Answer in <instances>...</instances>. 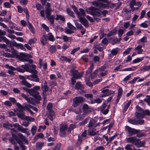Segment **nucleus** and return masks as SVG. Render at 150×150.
<instances>
[{
	"label": "nucleus",
	"instance_id": "3",
	"mask_svg": "<svg viewBox=\"0 0 150 150\" xmlns=\"http://www.w3.org/2000/svg\"><path fill=\"white\" fill-rule=\"evenodd\" d=\"M106 4H103L102 3H97L96 2H93V4L97 6H99L102 8H106L108 7H114L116 6V5L114 3H111L110 1H107Z\"/></svg>",
	"mask_w": 150,
	"mask_h": 150
},
{
	"label": "nucleus",
	"instance_id": "2",
	"mask_svg": "<svg viewBox=\"0 0 150 150\" xmlns=\"http://www.w3.org/2000/svg\"><path fill=\"white\" fill-rule=\"evenodd\" d=\"M127 143H130L135 146L136 147L139 148L143 146L145 144V142H142L139 139L135 137H132L126 139Z\"/></svg>",
	"mask_w": 150,
	"mask_h": 150
},
{
	"label": "nucleus",
	"instance_id": "31",
	"mask_svg": "<svg viewBox=\"0 0 150 150\" xmlns=\"http://www.w3.org/2000/svg\"><path fill=\"white\" fill-rule=\"evenodd\" d=\"M150 70V65L143 66L140 69V70L144 72L148 71Z\"/></svg>",
	"mask_w": 150,
	"mask_h": 150
},
{
	"label": "nucleus",
	"instance_id": "17",
	"mask_svg": "<svg viewBox=\"0 0 150 150\" xmlns=\"http://www.w3.org/2000/svg\"><path fill=\"white\" fill-rule=\"evenodd\" d=\"M81 23L85 27H87L88 26L87 20L81 17V16H79L78 17Z\"/></svg>",
	"mask_w": 150,
	"mask_h": 150
},
{
	"label": "nucleus",
	"instance_id": "28",
	"mask_svg": "<svg viewBox=\"0 0 150 150\" xmlns=\"http://www.w3.org/2000/svg\"><path fill=\"white\" fill-rule=\"evenodd\" d=\"M94 2H97V3H102H102L103 4H106V2H107V0H98L97 1H93V2H91V4L92 5H95L96 7H99L100 8H101V7H100L99 6H97V5L93 4V3Z\"/></svg>",
	"mask_w": 150,
	"mask_h": 150
},
{
	"label": "nucleus",
	"instance_id": "36",
	"mask_svg": "<svg viewBox=\"0 0 150 150\" xmlns=\"http://www.w3.org/2000/svg\"><path fill=\"white\" fill-rule=\"evenodd\" d=\"M144 59V57H142L140 58H137L134 60L132 62L133 63H137L140 62L143 60Z\"/></svg>",
	"mask_w": 150,
	"mask_h": 150
},
{
	"label": "nucleus",
	"instance_id": "23",
	"mask_svg": "<svg viewBox=\"0 0 150 150\" xmlns=\"http://www.w3.org/2000/svg\"><path fill=\"white\" fill-rule=\"evenodd\" d=\"M135 116L137 119L142 118L144 117L143 112H135Z\"/></svg>",
	"mask_w": 150,
	"mask_h": 150
},
{
	"label": "nucleus",
	"instance_id": "16",
	"mask_svg": "<svg viewBox=\"0 0 150 150\" xmlns=\"http://www.w3.org/2000/svg\"><path fill=\"white\" fill-rule=\"evenodd\" d=\"M27 78L35 82H38L39 81V78L36 74H33L30 76H29Z\"/></svg>",
	"mask_w": 150,
	"mask_h": 150
},
{
	"label": "nucleus",
	"instance_id": "57",
	"mask_svg": "<svg viewBox=\"0 0 150 150\" xmlns=\"http://www.w3.org/2000/svg\"><path fill=\"white\" fill-rule=\"evenodd\" d=\"M37 129V127L36 126H33L32 127L31 131L32 134L34 135L35 134Z\"/></svg>",
	"mask_w": 150,
	"mask_h": 150
},
{
	"label": "nucleus",
	"instance_id": "24",
	"mask_svg": "<svg viewBox=\"0 0 150 150\" xmlns=\"http://www.w3.org/2000/svg\"><path fill=\"white\" fill-rule=\"evenodd\" d=\"M47 36L46 35H44L42 36L41 39V43L43 45H45L47 43Z\"/></svg>",
	"mask_w": 150,
	"mask_h": 150
},
{
	"label": "nucleus",
	"instance_id": "58",
	"mask_svg": "<svg viewBox=\"0 0 150 150\" xmlns=\"http://www.w3.org/2000/svg\"><path fill=\"white\" fill-rule=\"evenodd\" d=\"M80 48V47H78L77 48L74 49L71 52V54L74 55L75 53L77 51H78V50H79Z\"/></svg>",
	"mask_w": 150,
	"mask_h": 150
},
{
	"label": "nucleus",
	"instance_id": "52",
	"mask_svg": "<svg viewBox=\"0 0 150 150\" xmlns=\"http://www.w3.org/2000/svg\"><path fill=\"white\" fill-rule=\"evenodd\" d=\"M76 125L75 124H71L70 125V127L68 129V131L70 132L71 130L76 127Z\"/></svg>",
	"mask_w": 150,
	"mask_h": 150
},
{
	"label": "nucleus",
	"instance_id": "27",
	"mask_svg": "<svg viewBox=\"0 0 150 150\" xmlns=\"http://www.w3.org/2000/svg\"><path fill=\"white\" fill-rule=\"evenodd\" d=\"M94 9L95 8L91 7L88 8L86 9V11L87 13L93 16Z\"/></svg>",
	"mask_w": 150,
	"mask_h": 150
},
{
	"label": "nucleus",
	"instance_id": "35",
	"mask_svg": "<svg viewBox=\"0 0 150 150\" xmlns=\"http://www.w3.org/2000/svg\"><path fill=\"white\" fill-rule=\"evenodd\" d=\"M98 72V70L96 69L91 75V79H94L97 77V75Z\"/></svg>",
	"mask_w": 150,
	"mask_h": 150
},
{
	"label": "nucleus",
	"instance_id": "32",
	"mask_svg": "<svg viewBox=\"0 0 150 150\" xmlns=\"http://www.w3.org/2000/svg\"><path fill=\"white\" fill-rule=\"evenodd\" d=\"M75 26L77 29H79L81 30H83V27L81 24L77 22L76 21H74Z\"/></svg>",
	"mask_w": 150,
	"mask_h": 150
},
{
	"label": "nucleus",
	"instance_id": "51",
	"mask_svg": "<svg viewBox=\"0 0 150 150\" xmlns=\"http://www.w3.org/2000/svg\"><path fill=\"white\" fill-rule=\"evenodd\" d=\"M107 68V66L106 65H103L101 67H100L96 69L98 70V72H100L101 71H104Z\"/></svg>",
	"mask_w": 150,
	"mask_h": 150
},
{
	"label": "nucleus",
	"instance_id": "60",
	"mask_svg": "<svg viewBox=\"0 0 150 150\" xmlns=\"http://www.w3.org/2000/svg\"><path fill=\"white\" fill-rule=\"evenodd\" d=\"M132 47L127 48V50L123 52V54L126 55L127 54L129 53L130 52L131 50L132 49Z\"/></svg>",
	"mask_w": 150,
	"mask_h": 150
},
{
	"label": "nucleus",
	"instance_id": "1",
	"mask_svg": "<svg viewBox=\"0 0 150 150\" xmlns=\"http://www.w3.org/2000/svg\"><path fill=\"white\" fill-rule=\"evenodd\" d=\"M40 86H36L30 89H27L25 88H24L23 89L31 96H33L36 99L40 100L41 99V97L40 95L39 92L38 91L40 89Z\"/></svg>",
	"mask_w": 150,
	"mask_h": 150
},
{
	"label": "nucleus",
	"instance_id": "29",
	"mask_svg": "<svg viewBox=\"0 0 150 150\" xmlns=\"http://www.w3.org/2000/svg\"><path fill=\"white\" fill-rule=\"evenodd\" d=\"M101 13L100 11L97 10V9L95 8L94 12L93 15V16H97L100 17L101 15Z\"/></svg>",
	"mask_w": 150,
	"mask_h": 150
},
{
	"label": "nucleus",
	"instance_id": "42",
	"mask_svg": "<svg viewBox=\"0 0 150 150\" xmlns=\"http://www.w3.org/2000/svg\"><path fill=\"white\" fill-rule=\"evenodd\" d=\"M136 68V67H131L127 68L125 69H122V70H120V71H132L135 70Z\"/></svg>",
	"mask_w": 150,
	"mask_h": 150
},
{
	"label": "nucleus",
	"instance_id": "22",
	"mask_svg": "<svg viewBox=\"0 0 150 150\" xmlns=\"http://www.w3.org/2000/svg\"><path fill=\"white\" fill-rule=\"evenodd\" d=\"M25 112H17V115L19 118L23 119V120H25L26 117V116H25Z\"/></svg>",
	"mask_w": 150,
	"mask_h": 150
},
{
	"label": "nucleus",
	"instance_id": "54",
	"mask_svg": "<svg viewBox=\"0 0 150 150\" xmlns=\"http://www.w3.org/2000/svg\"><path fill=\"white\" fill-rule=\"evenodd\" d=\"M79 10L80 11L79 13L81 17L82 16H85V12L84 10L82 8H79Z\"/></svg>",
	"mask_w": 150,
	"mask_h": 150
},
{
	"label": "nucleus",
	"instance_id": "44",
	"mask_svg": "<svg viewBox=\"0 0 150 150\" xmlns=\"http://www.w3.org/2000/svg\"><path fill=\"white\" fill-rule=\"evenodd\" d=\"M128 122L129 123L134 125H137V121L135 119H129Z\"/></svg>",
	"mask_w": 150,
	"mask_h": 150
},
{
	"label": "nucleus",
	"instance_id": "50",
	"mask_svg": "<svg viewBox=\"0 0 150 150\" xmlns=\"http://www.w3.org/2000/svg\"><path fill=\"white\" fill-rule=\"evenodd\" d=\"M147 42L146 38V37H144L141 38L140 40L137 41L138 43L140 44L141 42Z\"/></svg>",
	"mask_w": 150,
	"mask_h": 150
},
{
	"label": "nucleus",
	"instance_id": "34",
	"mask_svg": "<svg viewBox=\"0 0 150 150\" xmlns=\"http://www.w3.org/2000/svg\"><path fill=\"white\" fill-rule=\"evenodd\" d=\"M21 83L23 85L28 88H30L32 87L31 85L26 81V79L22 80L21 81Z\"/></svg>",
	"mask_w": 150,
	"mask_h": 150
},
{
	"label": "nucleus",
	"instance_id": "45",
	"mask_svg": "<svg viewBox=\"0 0 150 150\" xmlns=\"http://www.w3.org/2000/svg\"><path fill=\"white\" fill-rule=\"evenodd\" d=\"M57 17L55 18L56 20H60L62 21H64L65 20V18L64 17H63L61 15H57Z\"/></svg>",
	"mask_w": 150,
	"mask_h": 150
},
{
	"label": "nucleus",
	"instance_id": "21",
	"mask_svg": "<svg viewBox=\"0 0 150 150\" xmlns=\"http://www.w3.org/2000/svg\"><path fill=\"white\" fill-rule=\"evenodd\" d=\"M16 105L18 107L17 110L18 112H23L25 110L24 106L22 105L19 103H16Z\"/></svg>",
	"mask_w": 150,
	"mask_h": 150
},
{
	"label": "nucleus",
	"instance_id": "6",
	"mask_svg": "<svg viewBox=\"0 0 150 150\" xmlns=\"http://www.w3.org/2000/svg\"><path fill=\"white\" fill-rule=\"evenodd\" d=\"M125 130L128 132L129 136H132L140 132V130L132 128L126 126L125 127Z\"/></svg>",
	"mask_w": 150,
	"mask_h": 150
},
{
	"label": "nucleus",
	"instance_id": "59",
	"mask_svg": "<svg viewBox=\"0 0 150 150\" xmlns=\"http://www.w3.org/2000/svg\"><path fill=\"white\" fill-rule=\"evenodd\" d=\"M1 38L7 44L10 43V41L6 37L2 36L1 37Z\"/></svg>",
	"mask_w": 150,
	"mask_h": 150
},
{
	"label": "nucleus",
	"instance_id": "63",
	"mask_svg": "<svg viewBox=\"0 0 150 150\" xmlns=\"http://www.w3.org/2000/svg\"><path fill=\"white\" fill-rule=\"evenodd\" d=\"M49 40L51 41H53L54 40V37L52 34L50 33L48 34Z\"/></svg>",
	"mask_w": 150,
	"mask_h": 150
},
{
	"label": "nucleus",
	"instance_id": "25",
	"mask_svg": "<svg viewBox=\"0 0 150 150\" xmlns=\"http://www.w3.org/2000/svg\"><path fill=\"white\" fill-rule=\"evenodd\" d=\"M44 143H41L40 142H37L36 144V150H40L42 147Z\"/></svg>",
	"mask_w": 150,
	"mask_h": 150
},
{
	"label": "nucleus",
	"instance_id": "18",
	"mask_svg": "<svg viewBox=\"0 0 150 150\" xmlns=\"http://www.w3.org/2000/svg\"><path fill=\"white\" fill-rule=\"evenodd\" d=\"M142 46L141 45H138L135 48V50L137 52L138 54H142V52L143 50L142 49Z\"/></svg>",
	"mask_w": 150,
	"mask_h": 150
},
{
	"label": "nucleus",
	"instance_id": "49",
	"mask_svg": "<svg viewBox=\"0 0 150 150\" xmlns=\"http://www.w3.org/2000/svg\"><path fill=\"white\" fill-rule=\"evenodd\" d=\"M67 13L70 16L74 17H75V16L74 14V13L71 9H70L69 8H67Z\"/></svg>",
	"mask_w": 150,
	"mask_h": 150
},
{
	"label": "nucleus",
	"instance_id": "4",
	"mask_svg": "<svg viewBox=\"0 0 150 150\" xmlns=\"http://www.w3.org/2000/svg\"><path fill=\"white\" fill-rule=\"evenodd\" d=\"M109 86H107L103 88L101 90V92L103 93L100 95V97H103L106 96L111 95L114 93V92L112 91H109L107 88H109Z\"/></svg>",
	"mask_w": 150,
	"mask_h": 150
},
{
	"label": "nucleus",
	"instance_id": "10",
	"mask_svg": "<svg viewBox=\"0 0 150 150\" xmlns=\"http://www.w3.org/2000/svg\"><path fill=\"white\" fill-rule=\"evenodd\" d=\"M71 72L72 74L74 77L76 79L80 78L82 76L83 73H79L77 71L74 69H71Z\"/></svg>",
	"mask_w": 150,
	"mask_h": 150
},
{
	"label": "nucleus",
	"instance_id": "39",
	"mask_svg": "<svg viewBox=\"0 0 150 150\" xmlns=\"http://www.w3.org/2000/svg\"><path fill=\"white\" fill-rule=\"evenodd\" d=\"M117 32V30L115 29H114L112 30L110 32H109L107 35V36L110 37L112 35L116 34Z\"/></svg>",
	"mask_w": 150,
	"mask_h": 150
},
{
	"label": "nucleus",
	"instance_id": "55",
	"mask_svg": "<svg viewBox=\"0 0 150 150\" xmlns=\"http://www.w3.org/2000/svg\"><path fill=\"white\" fill-rule=\"evenodd\" d=\"M139 78V76H137V77H134L132 80L130 81L129 82V83H131V84H133Z\"/></svg>",
	"mask_w": 150,
	"mask_h": 150
},
{
	"label": "nucleus",
	"instance_id": "38",
	"mask_svg": "<svg viewBox=\"0 0 150 150\" xmlns=\"http://www.w3.org/2000/svg\"><path fill=\"white\" fill-rule=\"evenodd\" d=\"M78 137L77 141L76 144V146L78 147L81 144L82 140V138L81 137L78 136Z\"/></svg>",
	"mask_w": 150,
	"mask_h": 150
},
{
	"label": "nucleus",
	"instance_id": "33",
	"mask_svg": "<svg viewBox=\"0 0 150 150\" xmlns=\"http://www.w3.org/2000/svg\"><path fill=\"white\" fill-rule=\"evenodd\" d=\"M49 115H48V117L52 121L53 120V116L54 115V112L53 110H50L49 111Z\"/></svg>",
	"mask_w": 150,
	"mask_h": 150
},
{
	"label": "nucleus",
	"instance_id": "56",
	"mask_svg": "<svg viewBox=\"0 0 150 150\" xmlns=\"http://www.w3.org/2000/svg\"><path fill=\"white\" fill-rule=\"evenodd\" d=\"M28 28L30 30L31 32L34 33H35L34 29L32 25L29 23L28 22Z\"/></svg>",
	"mask_w": 150,
	"mask_h": 150
},
{
	"label": "nucleus",
	"instance_id": "61",
	"mask_svg": "<svg viewBox=\"0 0 150 150\" xmlns=\"http://www.w3.org/2000/svg\"><path fill=\"white\" fill-rule=\"evenodd\" d=\"M60 135L62 137H65L66 136V132L65 131L60 130Z\"/></svg>",
	"mask_w": 150,
	"mask_h": 150
},
{
	"label": "nucleus",
	"instance_id": "40",
	"mask_svg": "<svg viewBox=\"0 0 150 150\" xmlns=\"http://www.w3.org/2000/svg\"><path fill=\"white\" fill-rule=\"evenodd\" d=\"M49 51L51 53L55 52L56 51V47L54 45L51 46L49 49Z\"/></svg>",
	"mask_w": 150,
	"mask_h": 150
},
{
	"label": "nucleus",
	"instance_id": "43",
	"mask_svg": "<svg viewBox=\"0 0 150 150\" xmlns=\"http://www.w3.org/2000/svg\"><path fill=\"white\" fill-rule=\"evenodd\" d=\"M72 8L73 11L76 13V15H77L78 17L79 16H81L79 12L78 11V10L77 9L76 7L75 6H72Z\"/></svg>",
	"mask_w": 150,
	"mask_h": 150
},
{
	"label": "nucleus",
	"instance_id": "11",
	"mask_svg": "<svg viewBox=\"0 0 150 150\" xmlns=\"http://www.w3.org/2000/svg\"><path fill=\"white\" fill-rule=\"evenodd\" d=\"M5 67L6 69H8V73L11 75H14L15 74L14 71L16 70V69L13 66H10L8 64H6Z\"/></svg>",
	"mask_w": 150,
	"mask_h": 150
},
{
	"label": "nucleus",
	"instance_id": "13",
	"mask_svg": "<svg viewBox=\"0 0 150 150\" xmlns=\"http://www.w3.org/2000/svg\"><path fill=\"white\" fill-rule=\"evenodd\" d=\"M83 98L80 97H77L74 98L73 102L74 104V106L75 107H76V105H77L80 103L83 102Z\"/></svg>",
	"mask_w": 150,
	"mask_h": 150
},
{
	"label": "nucleus",
	"instance_id": "15",
	"mask_svg": "<svg viewBox=\"0 0 150 150\" xmlns=\"http://www.w3.org/2000/svg\"><path fill=\"white\" fill-rule=\"evenodd\" d=\"M96 129L95 128H88V135L91 136H94L98 132V131L96 132Z\"/></svg>",
	"mask_w": 150,
	"mask_h": 150
},
{
	"label": "nucleus",
	"instance_id": "5",
	"mask_svg": "<svg viewBox=\"0 0 150 150\" xmlns=\"http://www.w3.org/2000/svg\"><path fill=\"white\" fill-rule=\"evenodd\" d=\"M44 84L42 85L41 87L42 91V95L44 100H46L47 99L46 96L48 95L47 92L49 90V87L47 85L46 81H45Z\"/></svg>",
	"mask_w": 150,
	"mask_h": 150
},
{
	"label": "nucleus",
	"instance_id": "26",
	"mask_svg": "<svg viewBox=\"0 0 150 150\" xmlns=\"http://www.w3.org/2000/svg\"><path fill=\"white\" fill-rule=\"evenodd\" d=\"M75 88L77 90H82L83 88V85L81 84L80 82H78L75 85Z\"/></svg>",
	"mask_w": 150,
	"mask_h": 150
},
{
	"label": "nucleus",
	"instance_id": "47",
	"mask_svg": "<svg viewBox=\"0 0 150 150\" xmlns=\"http://www.w3.org/2000/svg\"><path fill=\"white\" fill-rule=\"evenodd\" d=\"M131 103V102L130 100L127 103V104L125 105L124 109L123 110V112H125L127 110L128 108V107L129 106L130 104Z\"/></svg>",
	"mask_w": 150,
	"mask_h": 150
},
{
	"label": "nucleus",
	"instance_id": "48",
	"mask_svg": "<svg viewBox=\"0 0 150 150\" xmlns=\"http://www.w3.org/2000/svg\"><path fill=\"white\" fill-rule=\"evenodd\" d=\"M67 24L68 27L71 30H74L76 29V28L71 24L70 23H68Z\"/></svg>",
	"mask_w": 150,
	"mask_h": 150
},
{
	"label": "nucleus",
	"instance_id": "8",
	"mask_svg": "<svg viewBox=\"0 0 150 150\" xmlns=\"http://www.w3.org/2000/svg\"><path fill=\"white\" fill-rule=\"evenodd\" d=\"M97 120L95 119H92L90 120L88 125V128H95L97 126H99L100 123L98 122L96 124Z\"/></svg>",
	"mask_w": 150,
	"mask_h": 150
},
{
	"label": "nucleus",
	"instance_id": "37",
	"mask_svg": "<svg viewBox=\"0 0 150 150\" xmlns=\"http://www.w3.org/2000/svg\"><path fill=\"white\" fill-rule=\"evenodd\" d=\"M50 4L49 3H47L45 7L46 13L51 12V9L50 8Z\"/></svg>",
	"mask_w": 150,
	"mask_h": 150
},
{
	"label": "nucleus",
	"instance_id": "30",
	"mask_svg": "<svg viewBox=\"0 0 150 150\" xmlns=\"http://www.w3.org/2000/svg\"><path fill=\"white\" fill-rule=\"evenodd\" d=\"M68 128L67 124L66 123H62L60 125V130L66 131Z\"/></svg>",
	"mask_w": 150,
	"mask_h": 150
},
{
	"label": "nucleus",
	"instance_id": "53",
	"mask_svg": "<svg viewBox=\"0 0 150 150\" xmlns=\"http://www.w3.org/2000/svg\"><path fill=\"white\" fill-rule=\"evenodd\" d=\"M143 110L138 105H137L136 107V112H143Z\"/></svg>",
	"mask_w": 150,
	"mask_h": 150
},
{
	"label": "nucleus",
	"instance_id": "12",
	"mask_svg": "<svg viewBox=\"0 0 150 150\" xmlns=\"http://www.w3.org/2000/svg\"><path fill=\"white\" fill-rule=\"evenodd\" d=\"M142 3L140 1H135V0H132L129 4V7L132 9L133 8L134 6H137L141 7L142 5Z\"/></svg>",
	"mask_w": 150,
	"mask_h": 150
},
{
	"label": "nucleus",
	"instance_id": "7",
	"mask_svg": "<svg viewBox=\"0 0 150 150\" xmlns=\"http://www.w3.org/2000/svg\"><path fill=\"white\" fill-rule=\"evenodd\" d=\"M13 126L15 128H17V129L18 131L21 132L23 133H25L26 134L28 135H29V131H27L28 130V128H25L23 127L18 123H16L14 124L13 125Z\"/></svg>",
	"mask_w": 150,
	"mask_h": 150
},
{
	"label": "nucleus",
	"instance_id": "46",
	"mask_svg": "<svg viewBox=\"0 0 150 150\" xmlns=\"http://www.w3.org/2000/svg\"><path fill=\"white\" fill-rule=\"evenodd\" d=\"M134 146L133 145L127 144L125 146V149L126 150H133L132 147Z\"/></svg>",
	"mask_w": 150,
	"mask_h": 150
},
{
	"label": "nucleus",
	"instance_id": "64",
	"mask_svg": "<svg viewBox=\"0 0 150 150\" xmlns=\"http://www.w3.org/2000/svg\"><path fill=\"white\" fill-rule=\"evenodd\" d=\"M143 114H144V116L146 115L148 116H150V111L148 110H143Z\"/></svg>",
	"mask_w": 150,
	"mask_h": 150
},
{
	"label": "nucleus",
	"instance_id": "62",
	"mask_svg": "<svg viewBox=\"0 0 150 150\" xmlns=\"http://www.w3.org/2000/svg\"><path fill=\"white\" fill-rule=\"evenodd\" d=\"M61 145V143H59L57 144L53 149L52 150H59Z\"/></svg>",
	"mask_w": 150,
	"mask_h": 150
},
{
	"label": "nucleus",
	"instance_id": "41",
	"mask_svg": "<svg viewBox=\"0 0 150 150\" xmlns=\"http://www.w3.org/2000/svg\"><path fill=\"white\" fill-rule=\"evenodd\" d=\"M73 111L77 114H80L81 113V108L78 107L74 109Z\"/></svg>",
	"mask_w": 150,
	"mask_h": 150
},
{
	"label": "nucleus",
	"instance_id": "19",
	"mask_svg": "<svg viewBox=\"0 0 150 150\" xmlns=\"http://www.w3.org/2000/svg\"><path fill=\"white\" fill-rule=\"evenodd\" d=\"M12 43L13 46L16 47H18L21 48V49L23 50H25V49L23 45L21 43H17L14 40L13 41Z\"/></svg>",
	"mask_w": 150,
	"mask_h": 150
},
{
	"label": "nucleus",
	"instance_id": "20",
	"mask_svg": "<svg viewBox=\"0 0 150 150\" xmlns=\"http://www.w3.org/2000/svg\"><path fill=\"white\" fill-rule=\"evenodd\" d=\"M23 54L24 53H20V56L19 57V59L20 60L23 62H28V59L25 56H24Z\"/></svg>",
	"mask_w": 150,
	"mask_h": 150
},
{
	"label": "nucleus",
	"instance_id": "9",
	"mask_svg": "<svg viewBox=\"0 0 150 150\" xmlns=\"http://www.w3.org/2000/svg\"><path fill=\"white\" fill-rule=\"evenodd\" d=\"M21 67L25 70V71H26L30 73H34L35 74H37L38 72L36 70H34L32 69L31 68H30V65L29 64L22 65Z\"/></svg>",
	"mask_w": 150,
	"mask_h": 150
},
{
	"label": "nucleus",
	"instance_id": "14",
	"mask_svg": "<svg viewBox=\"0 0 150 150\" xmlns=\"http://www.w3.org/2000/svg\"><path fill=\"white\" fill-rule=\"evenodd\" d=\"M51 12L46 13V15L47 19L50 21L52 24L54 23V20L55 19L53 15H51Z\"/></svg>",
	"mask_w": 150,
	"mask_h": 150
}]
</instances>
